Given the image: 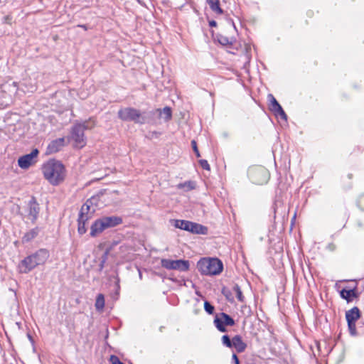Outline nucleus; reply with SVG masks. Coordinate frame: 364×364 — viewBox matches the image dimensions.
Masks as SVG:
<instances>
[{"label": "nucleus", "instance_id": "44", "mask_svg": "<svg viewBox=\"0 0 364 364\" xmlns=\"http://www.w3.org/2000/svg\"><path fill=\"white\" fill-rule=\"evenodd\" d=\"M188 363V364H193V362L192 361H189Z\"/></svg>", "mask_w": 364, "mask_h": 364}, {"label": "nucleus", "instance_id": "37", "mask_svg": "<svg viewBox=\"0 0 364 364\" xmlns=\"http://www.w3.org/2000/svg\"><path fill=\"white\" fill-rule=\"evenodd\" d=\"M208 23L210 27H216L217 26V22L214 20L209 21Z\"/></svg>", "mask_w": 364, "mask_h": 364}, {"label": "nucleus", "instance_id": "17", "mask_svg": "<svg viewBox=\"0 0 364 364\" xmlns=\"http://www.w3.org/2000/svg\"><path fill=\"white\" fill-rule=\"evenodd\" d=\"M232 347L236 349L237 353H242L245 350L247 344L240 335H236L232 338Z\"/></svg>", "mask_w": 364, "mask_h": 364}, {"label": "nucleus", "instance_id": "43", "mask_svg": "<svg viewBox=\"0 0 364 364\" xmlns=\"http://www.w3.org/2000/svg\"><path fill=\"white\" fill-rule=\"evenodd\" d=\"M95 208H92V212L93 213V212H95Z\"/></svg>", "mask_w": 364, "mask_h": 364}, {"label": "nucleus", "instance_id": "24", "mask_svg": "<svg viewBox=\"0 0 364 364\" xmlns=\"http://www.w3.org/2000/svg\"><path fill=\"white\" fill-rule=\"evenodd\" d=\"M88 219L87 218H78V228H77V232L80 235H83L86 232L87 230L85 228V222Z\"/></svg>", "mask_w": 364, "mask_h": 364}, {"label": "nucleus", "instance_id": "9", "mask_svg": "<svg viewBox=\"0 0 364 364\" xmlns=\"http://www.w3.org/2000/svg\"><path fill=\"white\" fill-rule=\"evenodd\" d=\"M267 99L269 101V109L271 112H272L277 117H280L281 119L287 120V115L284 112L282 106L275 99V97L272 94H269L267 95Z\"/></svg>", "mask_w": 364, "mask_h": 364}, {"label": "nucleus", "instance_id": "10", "mask_svg": "<svg viewBox=\"0 0 364 364\" xmlns=\"http://www.w3.org/2000/svg\"><path fill=\"white\" fill-rule=\"evenodd\" d=\"M38 153V150L35 149L30 154L20 157L18 160L19 167L23 169L29 168L34 163V159L37 157Z\"/></svg>", "mask_w": 364, "mask_h": 364}, {"label": "nucleus", "instance_id": "18", "mask_svg": "<svg viewBox=\"0 0 364 364\" xmlns=\"http://www.w3.org/2000/svg\"><path fill=\"white\" fill-rule=\"evenodd\" d=\"M360 316V312L358 307L355 306L346 313L347 321L355 322Z\"/></svg>", "mask_w": 364, "mask_h": 364}, {"label": "nucleus", "instance_id": "36", "mask_svg": "<svg viewBox=\"0 0 364 364\" xmlns=\"http://www.w3.org/2000/svg\"><path fill=\"white\" fill-rule=\"evenodd\" d=\"M232 360H234L235 364H240L239 359H238L237 355L235 353L232 355Z\"/></svg>", "mask_w": 364, "mask_h": 364}, {"label": "nucleus", "instance_id": "11", "mask_svg": "<svg viewBox=\"0 0 364 364\" xmlns=\"http://www.w3.org/2000/svg\"><path fill=\"white\" fill-rule=\"evenodd\" d=\"M40 212V205L34 196L28 203V216L32 223H35Z\"/></svg>", "mask_w": 364, "mask_h": 364}, {"label": "nucleus", "instance_id": "19", "mask_svg": "<svg viewBox=\"0 0 364 364\" xmlns=\"http://www.w3.org/2000/svg\"><path fill=\"white\" fill-rule=\"evenodd\" d=\"M341 298L346 299L348 302H350L353 301V298L357 296L356 289H352L347 290L346 289H343L340 292Z\"/></svg>", "mask_w": 364, "mask_h": 364}, {"label": "nucleus", "instance_id": "31", "mask_svg": "<svg viewBox=\"0 0 364 364\" xmlns=\"http://www.w3.org/2000/svg\"><path fill=\"white\" fill-rule=\"evenodd\" d=\"M204 309L207 313L209 314H212L214 311V306L208 301H205L204 302Z\"/></svg>", "mask_w": 364, "mask_h": 364}, {"label": "nucleus", "instance_id": "20", "mask_svg": "<svg viewBox=\"0 0 364 364\" xmlns=\"http://www.w3.org/2000/svg\"><path fill=\"white\" fill-rule=\"evenodd\" d=\"M206 2L209 5L210 9L216 14H223V10L220 6L219 0H206Z\"/></svg>", "mask_w": 364, "mask_h": 364}, {"label": "nucleus", "instance_id": "13", "mask_svg": "<svg viewBox=\"0 0 364 364\" xmlns=\"http://www.w3.org/2000/svg\"><path fill=\"white\" fill-rule=\"evenodd\" d=\"M65 146V138H58L49 143L46 149L47 154H52L59 151Z\"/></svg>", "mask_w": 364, "mask_h": 364}, {"label": "nucleus", "instance_id": "33", "mask_svg": "<svg viewBox=\"0 0 364 364\" xmlns=\"http://www.w3.org/2000/svg\"><path fill=\"white\" fill-rule=\"evenodd\" d=\"M199 164L203 169L210 170V168L208 162L205 159L200 160Z\"/></svg>", "mask_w": 364, "mask_h": 364}, {"label": "nucleus", "instance_id": "27", "mask_svg": "<svg viewBox=\"0 0 364 364\" xmlns=\"http://www.w3.org/2000/svg\"><path fill=\"white\" fill-rule=\"evenodd\" d=\"M232 291L235 293L237 299L240 301L243 302L245 297L242 294V292L241 291L240 286L238 284H235L232 287Z\"/></svg>", "mask_w": 364, "mask_h": 364}, {"label": "nucleus", "instance_id": "26", "mask_svg": "<svg viewBox=\"0 0 364 364\" xmlns=\"http://www.w3.org/2000/svg\"><path fill=\"white\" fill-rule=\"evenodd\" d=\"M220 315L222 316V318H223V323H225V326H232L235 325L234 319L228 314L222 312L220 313Z\"/></svg>", "mask_w": 364, "mask_h": 364}, {"label": "nucleus", "instance_id": "30", "mask_svg": "<svg viewBox=\"0 0 364 364\" xmlns=\"http://www.w3.org/2000/svg\"><path fill=\"white\" fill-rule=\"evenodd\" d=\"M347 322H348V326L350 333L352 336H355L357 334L355 322H352V321H347Z\"/></svg>", "mask_w": 364, "mask_h": 364}, {"label": "nucleus", "instance_id": "39", "mask_svg": "<svg viewBox=\"0 0 364 364\" xmlns=\"http://www.w3.org/2000/svg\"><path fill=\"white\" fill-rule=\"evenodd\" d=\"M105 262V259H103L101 264H100V267L101 269L103 268V266H104V262Z\"/></svg>", "mask_w": 364, "mask_h": 364}, {"label": "nucleus", "instance_id": "7", "mask_svg": "<svg viewBox=\"0 0 364 364\" xmlns=\"http://www.w3.org/2000/svg\"><path fill=\"white\" fill-rule=\"evenodd\" d=\"M248 176L252 183L257 185L266 183L269 179V174L264 166H253L248 170Z\"/></svg>", "mask_w": 364, "mask_h": 364}, {"label": "nucleus", "instance_id": "34", "mask_svg": "<svg viewBox=\"0 0 364 364\" xmlns=\"http://www.w3.org/2000/svg\"><path fill=\"white\" fill-rule=\"evenodd\" d=\"M191 146H192V148L196 155V157L199 158L200 156V152L198 149V147H197V144H196V141L195 140H193L191 141Z\"/></svg>", "mask_w": 364, "mask_h": 364}, {"label": "nucleus", "instance_id": "4", "mask_svg": "<svg viewBox=\"0 0 364 364\" xmlns=\"http://www.w3.org/2000/svg\"><path fill=\"white\" fill-rule=\"evenodd\" d=\"M94 127L95 122L91 120L84 122L82 124H77L73 127L71 130V139L74 141L75 147L81 149L85 146L86 139L84 132Z\"/></svg>", "mask_w": 364, "mask_h": 364}, {"label": "nucleus", "instance_id": "21", "mask_svg": "<svg viewBox=\"0 0 364 364\" xmlns=\"http://www.w3.org/2000/svg\"><path fill=\"white\" fill-rule=\"evenodd\" d=\"M38 228L36 227L35 228L31 229V230L24 234V235L22 237V242L25 243L31 241L38 235Z\"/></svg>", "mask_w": 364, "mask_h": 364}, {"label": "nucleus", "instance_id": "25", "mask_svg": "<svg viewBox=\"0 0 364 364\" xmlns=\"http://www.w3.org/2000/svg\"><path fill=\"white\" fill-rule=\"evenodd\" d=\"M218 41L220 44L223 46H228L232 45L233 42L232 38H228L227 36H223V35H218Z\"/></svg>", "mask_w": 364, "mask_h": 364}, {"label": "nucleus", "instance_id": "38", "mask_svg": "<svg viewBox=\"0 0 364 364\" xmlns=\"http://www.w3.org/2000/svg\"><path fill=\"white\" fill-rule=\"evenodd\" d=\"M11 20L10 16H6L4 17V22L9 23V21Z\"/></svg>", "mask_w": 364, "mask_h": 364}, {"label": "nucleus", "instance_id": "16", "mask_svg": "<svg viewBox=\"0 0 364 364\" xmlns=\"http://www.w3.org/2000/svg\"><path fill=\"white\" fill-rule=\"evenodd\" d=\"M102 220L104 221L107 228H113L118 225H120L122 223V218L119 216H108V217H102Z\"/></svg>", "mask_w": 364, "mask_h": 364}, {"label": "nucleus", "instance_id": "14", "mask_svg": "<svg viewBox=\"0 0 364 364\" xmlns=\"http://www.w3.org/2000/svg\"><path fill=\"white\" fill-rule=\"evenodd\" d=\"M97 200V198L96 197H92L91 198L88 199L85 202V203L82 206L79 214V218L88 219L89 216L87 215L90 211L91 206L93 205H96Z\"/></svg>", "mask_w": 364, "mask_h": 364}, {"label": "nucleus", "instance_id": "5", "mask_svg": "<svg viewBox=\"0 0 364 364\" xmlns=\"http://www.w3.org/2000/svg\"><path fill=\"white\" fill-rule=\"evenodd\" d=\"M118 117L123 121L134 122L137 124L149 123L148 115L142 114L139 109L132 107H126L118 111Z\"/></svg>", "mask_w": 364, "mask_h": 364}, {"label": "nucleus", "instance_id": "29", "mask_svg": "<svg viewBox=\"0 0 364 364\" xmlns=\"http://www.w3.org/2000/svg\"><path fill=\"white\" fill-rule=\"evenodd\" d=\"M222 343L228 347V348H232V339L231 340L230 336L228 335H224L222 336Z\"/></svg>", "mask_w": 364, "mask_h": 364}, {"label": "nucleus", "instance_id": "1", "mask_svg": "<svg viewBox=\"0 0 364 364\" xmlns=\"http://www.w3.org/2000/svg\"><path fill=\"white\" fill-rule=\"evenodd\" d=\"M44 178L53 186H58L65 178L66 169L61 161L50 159L42 166Z\"/></svg>", "mask_w": 364, "mask_h": 364}, {"label": "nucleus", "instance_id": "35", "mask_svg": "<svg viewBox=\"0 0 364 364\" xmlns=\"http://www.w3.org/2000/svg\"><path fill=\"white\" fill-rule=\"evenodd\" d=\"M358 205L360 209L364 210V193L360 196L358 200Z\"/></svg>", "mask_w": 364, "mask_h": 364}, {"label": "nucleus", "instance_id": "15", "mask_svg": "<svg viewBox=\"0 0 364 364\" xmlns=\"http://www.w3.org/2000/svg\"><path fill=\"white\" fill-rule=\"evenodd\" d=\"M107 227L102 220V218L96 220L91 226L90 235L96 237L97 235L103 232Z\"/></svg>", "mask_w": 364, "mask_h": 364}, {"label": "nucleus", "instance_id": "12", "mask_svg": "<svg viewBox=\"0 0 364 364\" xmlns=\"http://www.w3.org/2000/svg\"><path fill=\"white\" fill-rule=\"evenodd\" d=\"M154 115H158L159 117L164 119L165 122H168L171 119L172 111L169 107H165L162 109H156L148 113V118Z\"/></svg>", "mask_w": 364, "mask_h": 364}, {"label": "nucleus", "instance_id": "2", "mask_svg": "<svg viewBox=\"0 0 364 364\" xmlns=\"http://www.w3.org/2000/svg\"><path fill=\"white\" fill-rule=\"evenodd\" d=\"M50 257L48 250L42 248L25 257L19 264L21 273H28L37 266L44 264Z\"/></svg>", "mask_w": 364, "mask_h": 364}, {"label": "nucleus", "instance_id": "41", "mask_svg": "<svg viewBox=\"0 0 364 364\" xmlns=\"http://www.w3.org/2000/svg\"><path fill=\"white\" fill-rule=\"evenodd\" d=\"M223 293L225 295L226 297H228V294L225 293V289H223Z\"/></svg>", "mask_w": 364, "mask_h": 364}, {"label": "nucleus", "instance_id": "28", "mask_svg": "<svg viewBox=\"0 0 364 364\" xmlns=\"http://www.w3.org/2000/svg\"><path fill=\"white\" fill-rule=\"evenodd\" d=\"M179 189H185L186 191H190L194 188V184L191 181H186L178 185Z\"/></svg>", "mask_w": 364, "mask_h": 364}, {"label": "nucleus", "instance_id": "3", "mask_svg": "<svg viewBox=\"0 0 364 364\" xmlns=\"http://www.w3.org/2000/svg\"><path fill=\"white\" fill-rule=\"evenodd\" d=\"M197 268L203 275L214 276L220 274L223 270L222 261L215 257H204L197 262Z\"/></svg>", "mask_w": 364, "mask_h": 364}, {"label": "nucleus", "instance_id": "6", "mask_svg": "<svg viewBox=\"0 0 364 364\" xmlns=\"http://www.w3.org/2000/svg\"><path fill=\"white\" fill-rule=\"evenodd\" d=\"M174 226L193 234H208V228L200 224L185 220H175Z\"/></svg>", "mask_w": 364, "mask_h": 364}, {"label": "nucleus", "instance_id": "23", "mask_svg": "<svg viewBox=\"0 0 364 364\" xmlns=\"http://www.w3.org/2000/svg\"><path fill=\"white\" fill-rule=\"evenodd\" d=\"M95 308L97 311H102L105 307V297L102 294H99L96 298Z\"/></svg>", "mask_w": 364, "mask_h": 364}, {"label": "nucleus", "instance_id": "42", "mask_svg": "<svg viewBox=\"0 0 364 364\" xmlns=\"http://www.w3.org/2000/svg\"><path fill=\"white\" fill-rule=\"evenodd\" d=\"M28 339H30L31 341L32 340L31 336L29 334L28 335Z\"/></svg>", "mask_w": 364, "mask_h": 364}, {"label": "nucleus", "instance_id": "40", "mask_svg": "<svg viewBox=\"0 0 364 364\" xmlns=\"http://www.w3.org/2000/svg\"><path fill=\"white\" fill-rule=\"evenodd\" d=\"M78 26L82 27V28L87 29L85 25H78Z\"/></svg>", "mask_w": 364, "mask_h": 364}, {"label": "nucleus", "instance_id": "8", "mask_svg": "<svg viewBox=\"0 0 364 364\" xmlns=\"http://www.w3.org/2000/svg\"><path fill=\"white\" fill-rule=\"evenodd\" d=\"M161 264L167 269H176L181 272H186L189 269V262L188 260L162 259Z\"/></svg>", "mask_w": 364, "mask_h": 364}, {"label": "nucleus", "instance_id": "22", "mask_svg": "<svg viewBox=\"0 0 364 364\" xmlns=\"http://www.w3.org/2000/svg\"><path fill=\"white\" fill-rule=\"evenodd\" d=\"M214 323L219 331H220V332H226L227 331L225 323H223V318H222L220 314L215 316V318L214 319Z\"/></svg>", "mask_w": 364, "mask_h": 364}, {"label": "nucleus", "instance_id": "32", "mask_svg": "<svg viewBox=\"0 0 364 364\" xmlns=\"http://www.w3.org/2000/svg\"><path fill=\"white\" fill-rule=\"evenodd\" d=\"M109 361L112 364H124L119 359L117 355H114L110 356Z\"/></svg>", "mask_w": 364, "mask_h": 364}]
</instances>
